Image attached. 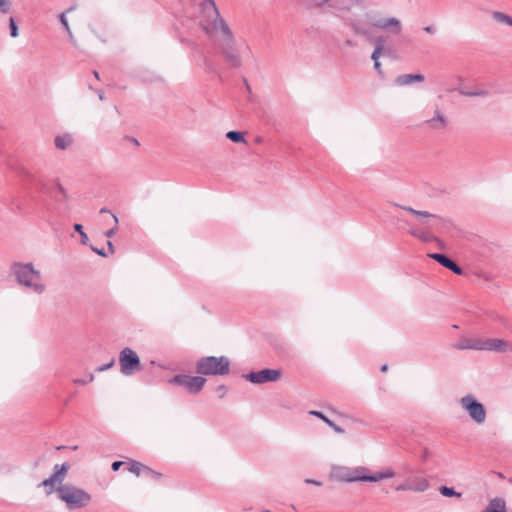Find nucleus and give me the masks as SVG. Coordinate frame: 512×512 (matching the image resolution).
<instances>
[{
    "label": "nucleus",
    "instance_id": "1",
    "mask_svg": "<svg viewBox=\"0 0 512 512\" xmlns=\"http://www.w3.org/2000/svg\"><path fill=\"white\" fill-rule=\"evenodd\" d=\"M199 24L210 37H218L221 50L226 61L234 68L241 65V57L235 49V37L227 22L220 15L214 0H204L201 3Z\"/></svg>",
    "mask_w": 512,
    "mask_h": 512
},
{
    "label": "nucleus",
    "instance_id": "2",
    "mask_svg": "<svg viewBox=\"0 0 512 512\" xmlns=\"http://www.w3.org/2000/svg\"><path fill=\"white\" fill-rule=\"evenodd\" d=\"M69 465L63 463L56 464L50 477L43 480L39 486L46 489V494L57 493L58 499L65 503L70 510L82 509L90 505L92 495L83 488L73 484H62L66 478Z\"/></svg>",
    "mask_w": 512,
    "mask_h": 512
},
{
    "label": "nucleus",
    "instance_id": "3",
    "mask_svg": "<svg viewBox=\"0 0 512 512\" xmlns=\"http://www.w3.org/2000/svg\"><path fill=\"white\" fill-rule=\"evenodd\" d=\"M11 274L19 287L34 295H42L47 291V284L42 272L32 262H15L11 265Z\"/></svg>",
    "mask_w": 512,
    "mask_h": 512
},
{
    "label": "nucleus",
    "instance_id": "4",
    "mask_svg": "<svg viewBox=\"0 0 512 512\" xmlns=\"http://www.w3.org/2000/svg\"><path fill=\"white\" fill-rule=\"evenodd\" d=\"M309 9H329L337 16H344L355 7H365L368 0H301Z\"/></svg>",
    "mask_w": 512,
    "mask_h": 512
},
{
    "label": "nucleus",
    "instance_id": "5",
    "mask_svg": "<svg viewBox=\"0 0 512 512\" xmlns=\"http://www.w3.org/2000/svg\"><path fill=\"white\" fill-rule=\"evenodd\" d=\"M330 475L340 482H370V469L366 466H333Z\"/></svg>",
    "mask_w": 512,
    "mask_h": 512
},
{
    "label": "nucleus",
    "instance_id": "6",
    "mask_svg": "<svg viewBox=\"0 0 512 512\" xmlns=\"http://www.w3.org/2000/svg\"><path fill=\"white\" fill-rule=\"evenodd\" d=\"M461 409L476 425L482 426L487 421V409L474 395L467 394L459 399Z\"/></svg>",
    "mask_w": 512,
    "mask_h": 512
},
{
    "label": "nucleus",
    "instance_id": "7",
    "mask_svg": "<svg viewBox=\"0 0 512 512\" xmlns=\"http://www.w3.org/2000/svg\"><path fill=\"white\" fill-rule=\"evenodd\" d=\"M230 361L225 356H208L201 358L196 364V370L202 375H226L229 373Z\"/></svg>",
    "mask_w": 512,
    "mask_h": 512
},
{
    "label": "nucleus",
    "instance_id": "8",
    "mask_svg": "<svg viewBox=\"0 0 512 512\" xmlns=\"http://www.w3.org/2000/svg\"><path fill=\"white\" fill-rule=\"evenodd\" d=\"M395 207H399L417 218V228H424L427 225H434L436 230H442L446 224V220L435 214H431L428 211L415 210L409 206H402L396 203H392Z\"/></svg>",
    "mask_w": 512,
    "mask_h": 512
},
{
    "label": "nucleus",
    "instance_id": "9",
    "mask_svg": "<svg viewBox=\"0 0 512 512\" xmlns=\"http://www.w3.org/2000/svg\"><path fill=\"white\" fill-rule=\"evenodd\" d=\"M369 23L376 29L386 31L394 35L400 34L403 29L401 20L393 16L373 15L370 16Z\"/></svg>",
    "mask_w": 512,
    "mask_h": 512
},
{
    "label": "nucleus",
    "instance_id": "10",
    "mask_svg": "<svg viewBox=\"0 0 512 512\" xmlns=\"http://www.w3.org/2000/svg\"><path fill=\"white\" fill-rule=\"evenodd\" d=\"M120 370L123 375L130 376L140 370V359L136 352L130 348H124L119 355Z\"/></svg>",
    "mask_w": 512,
    "mask_h": 512
},
{
    "label": "nucleus",
    "instance_id": "11",
    "mask_svg": "<svg viewBox=\"0 0 512 512\" xmlns=\"http://www.w3.org/2000/svg\"><path fill=\"white\" fill-rule=\"evenodd\" d=\"M170 382L183 386L191 394H197L204 387L206 379L201 376L176 375Z\"/></svg>",
    "mask_w": 512,
    "mask_h": 512
},
{
    "label": "nucleus",
    "instance_id": "12",
    "mask_svg": "<svg viewBox=\"0 0 512 512\" xmlns=\"http://www.w3.org/2000/svg\"><path fill=\"white\" fill-rule=\"evenodd\" d=\"M282 372L279 369H263L250 372L244 377L247 381L254 384H263L268 382H277L281 378Z\"/></svg>",
    "mask_w": 512,
    "mask_h": 512
},
{
    "label": "nucleus",
    "instance_id": "13",
    "mask_svg": "<svg viewBox=\"0 0 512 512\" xmlns=\"http://www.w3.org/2000/svg\"><path fill=\"white\" fill-rule=\"evenodd\" d=\"M487 344L488 338L468 337L463 338L455 347L459 350L487 351Z\"/></svg>",
    "mask_w": 512,
    "mask_h": 512
},
{
    "label": "nucleus",
    "instance_id": "14",
    "mask_svg": "<svg viewBox=\"0 0 512 512\" xmlns=\"http://www.w3.org/2000/svg\"><path fill=\"white\" fill-rule=\"evenodd\" d=\"M438 232H441V230H436L434 225H427L424 228H411L409 230V234L411 236L416 237L423 242L438 241L435 236V233Z\"/></svg>",
    "mask_w": 512,
    "mask_h": 512
},
{
    "label": "nucleus",
    "instance_id": "15",
    "mask_svg": "<svg viewBox=\"0 0 512 512\" xmlns=\"http://www.w3.org/2000/svg\"><path fill=\"white\" fill-rule=\"evenodd\" d=\"M425 123L433 130H443L448 125V118L442 110L436 106L434 109V115L431 118L426 119Z\"/></svg>",
    "mask_w": 512,
    "mask_h": 512
},
{
    "label": "nucleus",
    "instance_id": "16",
    "mask_svg": "<svg viewBox=\"0 0 512 512\" xmlns=\"http://www.w3.org/2000/svg\"><path fill=\"white\" fill-rule=\"evenodd\" d=\"M487 351L499 353L512 352V343L499 338H488Z\"/></svg>",
    "mask_w": 512,
    "mask_h": 512
},
{
    "label": "nucleus",
    "instance_id": "17",
    "mask_svg": "<svg viewBox=\"0 0 512 512\" xmlns=\"http://www.w3.org/2000/svg\"><path fill=\"white\" fill-rule=\"evenodd\" d=\"M430 258L436 260L438 263H440L445 268L453 271L457 275H461L463 273V270L451 259L446 257L444 254L440 253H432L428 255Z\"/></svg>",
    "mask_w": 512,
    "mask_h": 512
},
{
    "label": "nucleus",
    "instance_id": "18",
    "mask_svg": "<svg viewBox=\"0 0 512 512\" xmlns=\"http://www.w3.org/2000/svg\"><path fill=\"white\" fill-rule=\"evenodd\" d=\"M424 76L422 74H403L395 79V83L398 86H405L412 84L413 82H423Z\"/></svg>",
    "mask_w": 512,
    "mask_h": 512
},
{
    "label": "nucleus",
    "instance_id": "19",
    "mask_svg": "<svg viewBox=\"0 0 512 512\" xmlns=\"http://www.w3.org/2000/svg\"><path fill=\"white\" fill-rule=\"evenodd\" d=\"M396 473L392 468L386 467L380 471L375 472L374 474L370 473V482H379L385 479H390L395 477Z\"/></svg>",
    "mask_w": 512,
    "mask_h": 512
},
{
    "label": "nucleus",
    "instance_id": "20",
    "mask_svg": "<svg viewBox=\"0 0 512 512\" xmlns=\"http://www.w3.org/2000/svg\"><path fill=\"white\" fill-rule=\"evenodd\" d=\"M409 483L412 486V491L415 492H424L429 487L428 480L423 477H415Z\"/></svg>",
    "mask_w": 512,
    "mask_h": 512
},
{
    "label": "nucleus",
    "instance_id": "21",
    "mask_svg": "<svg viewBox=\"0 0 512 512\" xmlns=\"http://www.w3.org/2000/svg\"><path fill=\"white\" fill-rule=\"evenodd\" d=\"M491 17L498 24H504L512 27V17L504 12L493 11L491 13Z\"/></svg>",
    "mask_w": 512,
    "mask_h": 512
},
{
    "label": "nucleus",
    "instance_id": "22",
    "mask_svg": "<svg viewBox=\"0 0 512 512\" xmlns=\"http://www.w3.org/2000/svg\"><path fill=\"white\" fill-rule=\"evenodd\" d=\"M72 142H73V139L68 134L59 135V136L55 137V139H54V144H55L56 148H58L60 150L67 149L68 147H70Z\"/></svg>",
    "mask_w": 512,
    "mask_h": 512
},
{
    "label": "nucleus",
    "instance_id": "23",
    "mask_svg": "<svg viewBox=\"0 0 512 512\" xmlns=\"http://www.w3.org/2000/svg\"><path fill=\"white\" fill-rule=\"evenodd\" d=\"M56 190L59 194V198L57 200L64 205H68L70 201L68 190L60 182L56 183Z\"/></svg>",
    "mask_w": 512,
    "mask_h": 512
},
{
    "label": "nucleus",
    "instance_id": "24",
    "mask_svg": "<svg viewBox=\"0 0 512 512\" xmlns=\"http://www.w3.org/2000/svg\"><path fill=\"white\" fill-rule=\"evenodd\" d=\"M60 22H61L62 26L64 27V29L66 30L70 42L75 45L76 44V40H75L74 34H73V32H72V30L70 28V25L68 23V20L66 18V14L65 13H62L60 15Z\"/></svg>",
    "mask_w": 512,
    "mask_h": 512
},
{
    "label": "nucleus",
    "instance_id": "25",
    "mask_svg": "<svg viewBox=\"0 0 512 512\" xmlns=\"http://www.w3.org/2000/svg\"><path fill=\"white\" fill-rule=\"evenodd\" d=\"M144 470H146V466L137 461L131 462L128 467V471L135 474L136 476L142 475Z\"/></svg>",
    "mask_w": 512,
    "mask_h": 512
},
{
    "label": "nucleus",
    "instance_id": "26",
    "mask_svg": "<svg viewBox=\"0 0 512 512\" xmlns=\"http://www.w3.org/2000/svg\"><path fill=\"white\" fill-rule=\"evenodd\" d=\"M226 137L235 143H246L243 134L239 131H229Z\"/></svg>",
    "mask_w": 512,
    "mask_h": 512
},
{
    "label": "nucleus",
    "instance_id": "27",
    "mask_svg": "<svg viewBox=\"0 0 512 512\" xmlns=\"http://www.w3.org/2000/svg\"><path fill=\"white\" fill-rule=\"evenodd\" d=\"M440 493L445 497H461V493L456 492L453 488L447 486H441L439 489Z\"/></svg>",
    "mask_w": 512,
    "mask_h": 512
},
{
    "label": "nucleus",
    "instance_id": "28",
    "mask_svg": "<svg viewBox=\"0 0 512 512\" xmlns=\"http://www.w3.org/2000/svg\"><path fill=\"white\" fill-rule=\"evenodd\" d=\"M111 216H112V220H113V229H109L105 232V236L107 238L113 237L117 233V230H118V223H119L118 217L115 214H111Z\"/></svg>",
    "mask_w": 512,
    "mask_h": 512
},
{
    "label": "nucleus",
    "instance_id": "29",
    "mask_svg": "<svg viewBox=\"0 0 512 512\" xmlns=\"http://www.w3.org/2000/svg\"><path fill=\"white\" fill-rule=\"evenodd\" d=\"M383 44L381 43V41H378L376 43V46H375V49L371 55V59L373 61H379V58L381 57V54H382V51H383Z\"/></svg>",
    "mask_w": 512,
    "mask_h": 512
},
{
    "label": "nucleus",
    "instance_id": "30",
    "mask_svg": "<svg viewBox=\"0 0 512 512\" xmlns=\"http://www.w3.org/2000/svg\"><path fill=\"white\" fill-rule=\"evenodd\" d=\"M74 230L79 233V235L81 237V244L86 245L88 243L89 239H88L87 234L83 231L82 225L81 224H75L74 225Z\"/></svg>",
    "mask_w": 512,
    "mask_h": 512
},
{
    "label": "nucleus",
    "instance_id": "31",
    "mask_svg": "<svg viewBox=\"0 0 512 512\" xmlns=\"http://www.w3.org/2000/svg\"><path fill=\"white\" fill-rule=\"evenodd\" d=\"M142 475H145L146 477L152 479V480H157L160 478L161 474L160 473H157L153 470H151L149 467L146 466V470H144V473Z\"/></svg>",
    "mask_w": 512,
    "mask_h": 512
},
{
    "label": "nucleus",
    "instance_id": "32",
    "mask_svg": "<svg viewBox=\"0 0 512 512\" xmlns=\"http://www.w3.org/2000/svg\"><path fill=\"white\" fill-rule=\"evenodd\" d=\"M9 26H10V35L11 37L15 38L18 36V27L14 21L13 18H10L9 20Z\"/></svg>",
    "mask_w": 512,
    "mask_h": 512
},
{
    "label": "nucleus",
    "instance_id": "33",
    "mask_svg": "<svg viewBox=\"0 0 512 512\" xmlns=\"http://www.w3.org/2000/svg\"><path fill=\"white\" fill-rule=\"evenodd\" d=\"M10 0H0V12L7 13L10 10Z\"/></svg>",
    "mask_w": 512,
    "mask_h": 512
},
{
    "label": "nucleus",
    "instance_id": "34",
    "mask_svg": "<svg viewBox=\"0 0 512 512\" xmlns=\"http://www.w3.org/2000/svg\"><path fill=\"white\" fill-rule=\"evenodd\" d=\"M396 491L398 492H403V491H412V486L410 485L409 481H406L400 485H398L396 488H395Z\"/></svg>",
    "mask_w": 512,
    "mask_h": 512
},
{
    "label": "nucleus",
    "instance_id": "35",
    "mask_svg": "<svg viewBox=\"0 0 512 512\" xmlns=\"http://www.w3.org/2000/svg\"><path fill=\"white\" fill-rule=\"evenodd\" d=\"M310 414L322 419L327 424L330 422V419H328L322 412L310 411Z\"/></svg>",
    "mask_w": 512,
    "mask_h": 512
},
{
    "label": "nucleus",
    "instance_id": "36",
    "mask_svg": "<svg viewBox=\"0 0 512 512\" xmlns=\"http://www.w3.org/2000/svg\"><path fill=\"white\" fill-rule=\"evenodd\" d=\"M459 92L462 95H465V96H481V95H485V92H483V91H480V92H467V91H464V90H459Z\"/></svg>",
    "mask_w": 512,
    "mask_h": 512
},
{
    "label": "nucleus",
    "instance_id": "37",
    "mask_svg": "<svg viewBox=\"0 0 512 512\" xmlns=\"http://www.w3.org/2000/svg\"><path fill=\"white\" fill-rule=\"evenodd\" d=\"M115 361L114 359H112L109 363H107L106 365H103V366H100L97 368V371L99 372H103L107 369H110L113 365H114Z\"/></svg>",
    "mask_w": 512,
    "mask_h": 512
},
{
    "label": "nucleus",
    "instance_id": "38",
    "mask_svg": "<svg viewBox=\"0 0 512 512\" xmlns=\"http://www.w3.org/2000/svg\"><path fill=\"white\" fill-rule=\"evenodd\" d=\"M216 392L218 393L219 397H224L226 392H227V388L226 386L224 385H220L216 388Z\"/></svg>",
    "mask_w": 512,
    "mask_h": 512
},
{
    "label": "nucleus",
    "instance_id": "39",
    "mask_svg": "<svg viewBox=\"0 0 512 512\" xmlns=\"http://www.w3.org/2000/svg\"><path fill=\"white\" fill-rule=\"evenodd\" d=\"M328 425H329L330 427H332V428L334 429V431H336L337 433H343V432H344V430H343L341 427H339L338 425H336V424H335L333 421H331V420H330V422L328 423Z\"/></svg>",
    "mask_w": 512,
    "mask_h": 512
},
{
    "label": "nucleus",
    "instance_id": "40",
    "mask_svg": "<svg viewBox=\"0 0 512 512\" xmlns=\"http://www.w3.org/2000/svg\"><path fill=\"white\" fill-rule=\"evenodd\" d=\"M93 379H94L93 375H90V377H89V379H88V382L93 381ZM74 382H75L76 384H79V385H85V384L87 383V381H86V380H80V379H76Z\"/></svg>",
    "mask_w": 512,
    "mask_h": 512
},
{
    "label": "nucleus",
    "instance_id": "41",
    "mask_svg": "<svg viewBox=\"0 0 512 512\" xmlns=\"http://www.w3.org/2000/svg\"><path fill=\"white\" fill-rule=\"evenodd\" d=\"M123 462L121 461H115L113 462L112 464V470L113 471H117L121 466H122Z\"/></svg>",
    "mask_w": 512,
    "mask_h": 512
},
{
    "label": "nucleus",
    "instance_id": "42",
    "mask_svg": "<svg viewBox=\"0 0 512 512\" xmlns=\"http://www.w3.org/2000/svg\"><path fill=\"white\" fill-rule=\"evenodd\" d=\"M305 482H306L307 484H313V485H315V486H321V485H322V483H321V482L316 481V480H312V479H306V480H305Z\"/></svg>",
    "mask_w": 512,
    "mask_h": 512
},
{
    "label": "nucleus",
    "instance_id": "43",
    "mask_svg": "<svg viewBox=\"0 0 512 512\" xmlns=\"http://www.w3.org/2000/svg\"><path fill=\"white\" fill-rule=\"evenodd\" d=\"M374 68L375 70L381 74L382 73V70H381V63L379 61H374Z\"/></svg>",
    "mask_w": 512,
    "mask_h": 512
},
{
    "label": "nucleus",
    "instance_id": "44",
    "mask_svg": "<svg viewBox=\"0 0 512 512\" xmlns=\"http://www.w3.org/2000/svg\"><path fill=\"white\" fill-rule=\"evenodd\" d=\"M92 250H93L95 253H97L98 255H100V256H103V257H104V256H106V253L104 252V250H103V249L99 250V249H97V248L92 247Z\"/></svg>",
    "mask_w": 512,
    "mask_h": 512
},
{
    "label": "nucleus",
    "instance_id": "45",
    "mask_svg": "<svg viewBox=\"0 0 512 512\" xmlns=\"http://www.w3.org/2000/svg\"><path fill=\"white\" fill-rule=\"evenodd\" d=\"M107 245H108V249H109L110 253H114L115 249H114L112 242L108 241Z\"/></svg>",
    "mask_w": 512,
    "mask_h": 512
},
{
    "label": "nucleus",
    "instance_id": "46",
    "mask_svg": "<svg viewBox=\"0 0 512 512\" xmlns=\"http://www.w3.org/2000/svg\"><path fill=\"white\" fill-rule=\"evenodd\" d=\"M424 30L427 33H434L435 32V29L432 26H427V27L424 28Z\"/></svg>",
    "mask_w": 512,
    "mask_h": 512
},
{
    "label": "nucleus",
    "instance_id": "47",
    "mask_svg": "<svg viewBox=\"0 0 512 512\" xmlns=\"http://www.w3.org/2000/svg\"><path fill=\"white\" fill-rule=\"evenodd\" d=\"M98 96H99V99H100L101 101H102V100H104V93H103V91H99V92H98Z\"/></svg>",
    "mask_w": 512,
    "mask_h": 512
},
{
    "label": "nucleus",
    "instance_id": "48",
    "mask_svg": "<svg viewBox=\"0 0 512 512\" xmlns=\"http://www.w3.org/2000/svg\"><path fill=\"white\" fill-rule=\"evenodd\" d=\"M100 213H110V211L107 208H101Z\"/></svg>",
    "mask_w": 512,
    "mask_h": 512
},
{
    "label": "nucleus",
    "instance_id": "49",
    "mask_svg": "<svg viewBox=\"0 0 512 512\" xmlns=\"http://www.w3.org/2000/svg\"><path fill=\"white\" fill-rule=\"evenodd\" d=\"M386 370H387V365L382 366L381 371H383V372H384V371H386Z\"/></svg>",
    "mask_w": 512,
    "mask_h": 512
},
{
    "label": "nucleus",
    "instance_id": "50",
    "mask_svg": "<svg viewBox=\"0 0 512 512\" xmlns=\"http://www.w3.org/2000/svg\"><path fill=\"white\" fill-rule=\"evenodd\" d=\"M94 75H95V77H96L97 79L99 78L98 72H96V71H95V72H94Z\"/></svg>",
    "mask_w": 512,
    "mask_h": 512
},
{
    "label": "nucleus",
    "instance_id": "51",
    "mask_svg": "<svg viewBox=\"0 0 512 512\" xmlns=\"http://www.w3.org/2000/svg\"><path fill=\"white\" fill-rule=\"evenodd\" d=\"M133 144L138 145L139 143H138V141L136 139H133Z\"/></svg>",
    "mask_w": 512,
    "mask_h": 512
},
{
    "label": "nucleus",
    "instance_id": "52",
    "mask_svg": "<svg viewBox=\"0 0 512 512\" xmlns=\"http://www.w3.org/2000/svg\"><path fill=\"white\" fill-rule=\"evenodd\" d=\"M498 476H499L500 478H503V477H504L502 473H499V474H498Z\"/></svg>",
    "mask_w": 512,
    "mask_h": 512
},
{
    "label": "nucleus",
    "instance_id": "53",
    "mask_svg": "<svg viewBox=\"0 0 512 512\" xmlns=\"http://www.w3.org/2000/svg\"><path fill=\"white\" fill-rule=\"evenodd\" d=\"M264 512H270L269 510H265Z\"/></svg>",
    "mask_w": 512,
    "mask_h": 512
}]
</instances>
